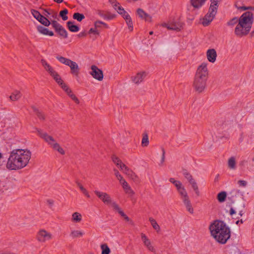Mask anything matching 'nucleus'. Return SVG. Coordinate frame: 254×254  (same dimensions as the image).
I'll list each match as a JSON object with an SVG mask.
<instances>
[{
    "instance_id": "f257e3e1",
    "label": "nucleus",
    "mask_w": 254,
    "mask_h": 254,
    "mask_svg": "<svg viewBox=\"0 0 254 254\" xmlns=\"http://www.w3.org/2000/svg\"><path fill=\"white\" fill-rule=\"evenodd\" d=\"M31 156L29 150L16 149L10 153L6 164V168L10 170H16L25 167Z\"/></svg>"
},
{
    "instance_id": "f03ea898",
    "label": "nucleus",
    "mask_w": 254,
    "mask_h": 254,
    "mask_svg": "<svg viewBox=\"0 0 254 254\" xmlns=\"http://www.w3.org/2000/svg\"><path fill=\"white\" fill-rule=\"evenodd\" d=\"M209 228L211 236L220 244H226L230 238V229L223 221L215 220Z\"/></svg>"
},
{
    "instance_id": "7ed1b4c3",
    "label": "nucleus",
    "mask_w": 254,
    "mask_h": 254,
    "mask_svg": "<svg viewBox=\"0 0 254 254\" xmlns=\"http://www.w3.org/2000/svg\"><path fill=\"white\" fill-rule=\"evenodd\" d=\"M254 21V14L251 11H246L239 18V23L235 29V34L242 37L250 32Z\"/></svg>"
},
{
    "instance_id": "20e7f679",
    "label": "nucleus",
    "mask_w": 254,
    "mask_h": 254,
    "mask_svg": "<svg viewBox=\"0 0 254 254\" xmlns=\"http://www.w3.org/2000/svg\"><path fill=\"white\" fill-rule=\"evenodd\" d=\"M56 58L61 63L70 67L71 74L76 77L78 76L80 68L76 62L59 55L56 56Z\"/></svg>"
},
{
    "instance_id": "39448f33",
    "label": "nucleus",
    "mask_w": 254,
    "mask_h": 254,
    "mask_svg": "<svg viewBox=\"0 0 254 254\" xmlns=\"http://www.w3.org/2000/svg\"><path fill=\"white\" fill-rule=\"evenodd\" d=\"M208 75L209 72L207 68V64L202 63L197 67L194 77L207 81Z\"/></svg>"
},
{
    "instance_id": "423d86ee",
    "label": "nucleus",
    "mask_w": 254,
    "mask_h": 254,
    "mask_svg": "<svg viewBox=\"0 0 254 254\" xmlns=\"http://www.w3.org/2000/svg\"><path fill=\"white\" fill-rule=\"evenodd\" d=\"M206 82L207 81L194 77L192 87L196 92L201 93L203 92L206 88Z\"/></svg>"
},
{
    "instance_id": "0eeeda50",
    "label": "nucleus",
    "mask_w": 254,
    "mask_h": 254,
    "mask_svg": "<svg viewBox=\"0 0 254 254\" xmlns=\"http://www.w3.org/2000/svg\"><path fill=\"white\" fill-rule=\"evenodd\" d=\"M52 238L51 233L48 232L44 229L40 230L36 235V240L40 243H44L47 241L50 240Z\"/></svg>"
},
{
    "instance_id": "6e6552de",
    "label": "nucleus",
    "mask_w": 254,
    "mask_h": 254,
    "mask_svg": "<svg viewBox=\"0 0 254 254\" xmlns=\"http://www.w3.org/2000/svg\"><path fill=\"white\" fill-rule=\"evenodd\" d=\"M91 71L90 72V74L94 78L99 81H102L103 80L104 75L102 70L99 69L95 65H92L91 66Z\"/></svg>"
},
{
    "instance_id": "1a4fd4ad",
    "label": "nucleus",
    "mask_w": 254,
    "mask_h": 254,
    "mask_svg": "<svg viewBox=\"0 0 254 254\" xmlns=\"http://www.w3.org/2000/svg\"><path fill=\"white\" fill-rule=\"evenodd\" d=\"M216 13L217 12L215 11L213 9L212 10L209 9L208 12L203 19V21L202 22V25L204 26H208L214 19Z\"/></svg>"
},
{
    "instance_id": "9d476101",
    "label": "nucleus",
    "mask_w": 254,
    "mask_h": 254,
    "mask_svg": "<svg viewBox=\"0 0 254 254\" xmlns=\"http://www.w3.org/2000/svg\"><path fill=\"white\" fill-rule=\"evenodd\" d=\"M146 75L147 73L145 71L139 72L135 75L132 76L131 80L134 83L138 85L143 82Z\"/></svg>"
},
{
    "instance_id": "9b49d317",
    "label": "nucleus",
    "mask_w": 254,
    "mask_h": 254,
    "mask_svg": "<svg viewBox=\"0 0 254 254\" xmlns=\"http://www.w3.org/2000/svg\"><path fill=\"white\" fill-rule=\"evenodd\" d=\"M36 130L38 132V135L47 143H48L50 146H51V144L56 142L54 138L52 136L48 135L46 132H44L42 130L38 128H36Z\"/></svg>"
},
{
    "instance_id": "f8f14e48",
    "label": "nucleus",
    "mask_w": 254,
    "mask_h": 254,
    "mask_svg": "<svg viewBox=\"0 0 254 254\" xmlns=\"http://www.w3.org/2000/svg\"><path fill=\"white\" fill-rule=\"evenodd\" d=\"M94 193L104 203L109 204L111 203L112 199L108 193L98 190H95Z\"/></svg>"
},
{
    "instance_id": "ddd939ff",
    "label": "nucleus",
    "mask_w": 254,
    "mask_h": 254,
    "mask_svg": "<svg viewBox=\"0 0 254 254\" xmlns=\"http://www.w3.org/2000/svg\"><path fill=\"white\" fill-rule=\"evenodd\" d=\"M240 195L241 192L239 190L234 189L228 193L227 198L229 200L231 201L232 203H234Z\"/></svg>"
},
{
    "instance_id": "4468645a",
    "label": "nucleus",
    "mask_w": 254,
    "mask_h": 254,
    "mask_svg": "<svg viewBox=\"0 0 254 254\" xmlns=\"http://www.w3.org/2000/svg\"><path fill=\"white\" fill-rule=\"evenodd\" d=\"M164 26L169 30L180 31L182 27V24L179 22H173L170 24L165 23Z\"/></svg>"
},
{
    "instance_id": "2eb2a0df",
    "label": "nucleus",
    "mask_w": 254,
    "mask_h": 254,
    "mask_svg": "<svg viewBox=\"0 0 254 254\" xmlns=\"http://www.w3.org/2000/svg\"><path fill=\"white\" fill-rule=\"evenodd\" d=\"M207 60L211 63H214L217 57V53L215 49H211L207 50L206 52Z\"/></svg>"
},
{
    "instance_id": "dca6fc26",
    "label": "nucleus",
    "mask_w": 254,
    "mask_h": 254,
    "mask_svg": "<svg viewBox=\"0 0 254 254\" xmlns=\"http://www.w3.org/2000/svg\"><path fill=\"white\" fill-rule=\"evenodd\" d=\"M126 174L134 182L138 183L140 182L138 177L129 168L127 169V171L125 172Z\"/></svg>"
},
{
    "instance_id": "f3484780",
    "label": "nucleus",
    "mask_w": 254,
    "mask_h": 254,
    "mask_svg": "<svg viewBox=\"0 0 254 254\" xmlns=\"http://www.w3.org/2000/svg\"><path fill=\"white\" fill-rule=\"evenodd\" d=\"M137 13L141 19H144L147 21H151V17L146 13L142 9L138 8L137 9Z\"/></svg>"
},
{
    "instance_id": "a211bd4d",
    "label": "nucleus",
    "mask_w": 254,
    "mask_h": 254,
    "mask_svg": "<svg viewBox=\"0 0 254 254\" xmlns=\"http://www.w3.org/2000/svg\"><path fill=\"white\" fill-rule=\"evenodd\" d=\"M38 31L45 35H49L52 36L54 35V32L50 31L48 28L44 27L42 26H38L37 27Z\"/></svg>"
},
{
    "instance_id": "6ab92c4d",
    "label": "nucleus",
    "mask_w": 254,
    "mask_h": 254,
    "mask_svg": "<svg viewBox=\"0 0 254 254\" xmlns=\"http://www.w3.org/2000/svg\"><path fill=\"white\" fill-rule=\"evenodd\" d=\"M44 10L45 12L43 14L47 18H49V17H51L53 19L57 18L58 15L56 12H55L52 10H49L46 9H44Z\"/></svg>"
},
{
    "instance_id": "aec40b11",
    "label": "nucleus",
    "mask_w": 254,
    "mask_h": 254,
    "mask_svg": "<svg viewBox=\"0 0 254 254\" xmlns=\"http://www.w3.org/2000/svg\"><path fill=\"white\" fill-rule=\"evenodd\" d=\"M56 32L63 38H67L68 37V34L66 30L62 25L61 27H59L58 29L55 30Z\"/></svg>"
},
{
    "instance_id": "412c9836",
    "label": "nucleus",
    "mask_w": 254,
    "mask_h": 254,
    "mask_svg": "<svg viewBox=\"0 0 254 254\" xmlns=\"http://www.w3.org/2000/svg\"><path fill=\"white\" fill-rule=\"evenodd\" d=\"M179 194L181 196L182 200L189 198L188 193L185 188L182 186L177 189Z\"/></svg>"
},
{
    "instance_id": "4be33fe9",
    "label": "nucleus",
    "mask_w": 254,
    "mask_h": 254,
    "mask_svg": "<svg viewBox=\"0 0 254 254\" xmlns=\"http://www.w3.org/2000/svg\"><path fill=\"white\" fill-rule=\"evenodd\" d=\"M74 21H69L66 23V24L69 31L76 32L79 31V28L78 26L74 25Z\"/></svg>"
},
{
    "instance_id": "5701e85b",
    "label": "nucleus",
    "mask_w": 254,
    "mask_h": 254,
    "mask_svg": "<svg viewBox=\"0 0 254 254\" xmlns=\"http://www.w3.org/2000/svg\"><path fill=\"white\" fill-rule=\"evenodd\" d=\"M22 95L20 92L18 90H14L9 96V98L11 101H15L19 100Z\"/></svg>"
},
{
    "instance_id": "b1692460",
    "label": "nucleus",
    "mask_w": 254,
    "mask_h": 254,
    "mask_svg": "<svg viewBox=\"0 0 254 254\" xmlns=\"http://www.w3.org/2000/svg\"><path fill=\"white\" fill-rule=\"evenodd\" d=\"M51 147L56 151H57L59 153H60L62 155H64L65 154V151L63 149V148L60 146V145L55 142L53 144H51Z\"/></svg>"
},
{
    "instance_id": "393cba45",
    "label": "nucleus",
    "mask_w": 254,
    "mask_h": 254,
    "mask_svg": "<svg viewBox=\"0 0 254 254\" xmlns=\"http://www.w3.org/2000/svg\"><path fill=\"white\" fill-rule=\"evenodd\" d=\"M124 190L126 193L130 194L131 195H134V192L131 189L130 187L128 185L127 182H124L123 185L122 186Z\"/></svg>"
},
{
    "instance_id": "a878e982",
    "label": "nucleus",
    "mask_w": 254,
    "mask_h": 254,
    "mask_svg": "<svg viewBox=\"0 0 254 254\" xmlns=\"http://www.w3.org/2000/svg\"><path fill=\"white\" fill-rule=\"evenodd\" d=\"M228 196L226 191H223L219 192L217 196V198L219 202H223Z\"/></svg>"
},
{
    "instance_id": "bb28decb",
    "label": "nucleus",
    "mask_w": 254,
    "mask_h": 254,
    "mask_svg": "<svg viewBox=\"0 0 254 254\" xmlns=\"http://www.w3.org/2000/svg\"><path fill=\"white\" fill-rule=\"evenodd\" d=\"M206 0H191L192 5L195 8L200 7Z\"/></svg>"
},
{
    "instance_id": "cd10ccee",
    "label": "nucleus",
    "mask_w": 254,
    "mask_h": 254,
    "mask_svg": "<svg viewBox=\"0 0 254 254\" xmlns=\"http://www.w3.org/2000/svg\"><path fill=\"white\" fill-rule=\"evenodd\" d=\"M185 205L186 206V207L187 209V210L190 213H193V209L192 207V206H191V203H190V201L189 199V198L188 199H186L185 200H183Z\"/></svg>"
},
{
    "instance_id": "c85d7f7f",
    "label": "nucleus",
    "mask_w": 254,
    "mask_h": 254,
    "mask_svg": "<svg viewBox=\"0 0 254 254\" xmlns=\"http://www.w3.org/2000/svg\"><path fill=\"white\" fill-rule=\"evenodd\" d=\"M83 235L84 233L81 231L73 230L71 232L70 236L72 237V238L74 239L81 237Z\"/></svg>"
},
{
    "instance_id": "c756f323",
    "label": "nucleus",
    "mask_w": 254,
    "mask_h": 254,
    "mask_svg": "<svg viewBox=\"0 0 254 254\" xmlns=\"http://www.w3.org/2000/svg\"><path fill=\"white\" fill-rule=\"evenodd\" d=\"M236 160L234 157H230L228 161V167L231 169L234 170L236 169Z\"/></svg>"
},
{
    "instance_id": "7c9ffc66",
    "label": "nucleus",
    "mask_w": 254,
    "mask_h": 254,
    "mask_svg": "<svg viewBox=\"0 0 254 254\" xmlns=\"http://www.w3.org/2000/svg\"><path fill=\"white\" fill-rule=\"evenodd\" d=\"M82 216L78 212H74L72 215V221L74 222H79L81 221Z\"/></svg>"
},
{
    "instance_id": "2f4dec72",
    "label": "nucleus",
    "mask_w": 254,
    "mask_h": 254,
    "mask_svg": "<svg viewBox=\"0 0 254 254\" xmlns=\"http://www.w3.org/2000/svg\"><path fill=\"white\" fill-rule=\"evenodd\" d=\"M33 110L34 111V112H35V113L36 114V115H37V116L39 118V119L40 120H45V116L44 115V114L41 111H39V110H38L37 108H35V107H33Z\"/></svg>"
},
{
    "instance_id": "473e14b6",
    "label": "nucleus",
    "mask_w": 254,
    "mask_h": 254,
    "mask_svg": "<svg viewBox=\"0 0 254 254\" xmlns=\"http://www.w3.org/2000/svg\"><path fill=\"white\" fill-rule=\"evenodd\" d=\"M210 5L209 9L217 12L218 7V1L217 0H210Z\"/></svg>"
},
{
    "instance_id": "72a5a7b5",
    "label": "nucleus",
    "mask_w": 254,
    "mask_h": 254,
    "mask_svg": "<svg viewBox=\"0 0 254 254\" xmlns=\"http://www.w3.org/2000/svg\"><path fill=\"white\" fill-rule=\"evenodd\" d=\"M42 24L45 26H49L51 24L49 18H47L45 16L43 15V17L38 20Z\"/></svg>"
},
{
    "instance_id": "f704fd0d",
    "label": "nucleus",
    "mask_w": 254,
    "mask_h": 254,
    "mask_svg": "<svg viewBox=\"0 0 254 254\" xmlns=\"http://www.w3.org/2000/svg\"><path fill=\"white\" fill-rule=\"evenodd\" d=\"M102 250L101 254H110L111 250L106 244H102L101 245Z\"/></svg>"
},
{
    "instance_id": "c9c22d12",
    "label": "nucleus",
    "mask_w": 254,
    "mask_h": 254,
    "mask_svg": "<svg viewBox=\"0 0 254 254\" xmlns=\"http://www.w3.org/2000/svg\"><path fill=\"white\" fill-rule=\"evenodd\" d=\"M31 12L33 17L38 21L39 20V19H41V17H43V15H42L38 11L35 9H31Z\"/></svg>"
},
{
    "instance_id": "e433bc0d",
    "label": "nucleus",
    "mask_w": 254,
    "mask_h": 254,
    "mask_svg": "<svg viewBox=\"0 0 254 254\" xmlns=\"http://www.w3.org/2000/svg\"><path fill=\"white\" fill-rule=\"evenodd\" d=\"M149 221L150 222L153 228L156 230L157 232L160 231V226L156 222V220L154 219L153 218H149Z\"/></svg>"
},
{
    "instance_id": "4c0bfd02",
    "label": "nucleus",
    "mask_w": 254,
    "mask_h": 254,
    "mask_svg": "<svg viewBox=\"0 0 254 254\" xmlns=\"http://www.w3.org/2000/svg\"><path fill=\"white\" fill-rule=\"evenodd\" d=\"M73 19L77 20L78 21L80 22L83 19L85 18V16H84V14L82 13L76 12L73 14Z\"/></svg>"
},
{
    "instance_id": "58836bf2",
    "label": "nucleus",
    "mask_w": 254,
    "mask_h": 254,
    "mask_svg": "<svg viewBox=\"0 0 254 254\" xmlns=\"http://www.w3.org/2000/svg\"><path fill=\"white\" fill-rule=\"evenodd\" d=\"M190 184L191 185V187L192 189H193L194 191H195V193L197 196L199 195V191L198 190V188L197 185V183H196L195 181L193 180L192 181V182L190 183Z\"/></svg>"
},
{
    "instance_id": "ea45409f",
    "label": "nucleus",
    "mask_w": 254,
    "mask_h": 254,
    "mask_svg": "<svg viewBox=\"0 0 254 254\" xmlns=\"http://www.w3.org/2000/svg\"><path fill=\"white\" fill-rule=\"evenodd\" d=\"M141 239L143 241L144 245L147 247L151 244L150 241L147 238L146 235L143 234L141 233Z\"/></svg>"
},
{
    "instance_id": "a19ab883",
    "label": "nucleus",
    "mask_w": 254,
    "mask_h": 254,
    "mask_svg": "<svg viewBox=\"0 0 254 254\" xmlns=\"http://www.w3.org/2000/svg\"><path fill=\"white\" fill-rule=\"evenodd\" d=\"M149 144V140L148 135L145 133L143 134L142 141L141 144L142 146H147Z\"/></svg>"
},
{
    "instance_id": "79ce46f5",
    "label": "nucleus",
    "mask_w": 254,
    "mask_h": 254,
    "mask_svg": "<svg viewBox=\"0 0 254 254\" xmlns=\"http://www.w3.org/2000/svg\"><path fill=\"white\" fill-rule=\"evenodd\" d=\"M126 23L128 27V28L130 29V31H132L133 30V23L131 20V18L130 16H127L126 19H125Z\"/></svg>"
},
{
    "instance_id": "37998d69",
    "label": "nucleus",
    "mask_w": 254,
    "mask_h": 254,
    "mask_svg": "<svg viewBox=\"0 0 254 254\" xmlns=\"http://www.w3.org/2000/svg\"><path fill=\"white\" fill-rule=\"evenodd\" d=\"M68 13V10L67 9H64V10L60 12V16L62 18L63 20L65 21L68 19L67 14Z\"/></svg>"
},
{
    "instance_id": "c03bdc74",
    "label": "nucleus",
    "mask_w": 254,
    "mask_h": 254,
    "mask_svg": "<svg viewBox=\"0 0 254 254\" xmlns=\"http://www.w3.org/2000/svg\"><path fill=\"white\" fill-rule=\"evenodd\" d=\"M52 77H53V78L54 79V80L56 81V82L59 84V85H60L61 84H62V82H64V81L62 79L61 76H60V75L58 73V72H57L56 73H55L54 74V75H53L52 76Z\"/></svg>"
},
{
    "instance_id": "a18cd8bd",
    "label": "nucleus",
    "mask_w": 254,
    "mask_h": 254,
    "mask_svg": "<svg viewBox=\"0 0 254 254\" xmlns=\"http://www.w3.org/2000/svg\"><path fill=\"white\" fill-rule=\"evenodd\" d=\"M49 19L51 22V24L52 25V27L55 29V30H56L59 27H61V26H62L57 21L55 20L54 19L53 20L51 17H49Z\"/></svg>"
},
{
    "instance_id": "49530a36",
    "label": "nucleus",
    "mask_w": 254,
    "mask_h": 254,
    "mask_svg": "<svg viewBox=\"0 0 254 254\" xmlns=\"http://www.w3.org/2000/svg\"><path fill=\"white\" fill-rule=\"evenodd\" d=\"M49 19L51 22V24L52 25V27L55 29V30H56L59 27H61V26H62L57 21L55 20L54 19L53 20L51 17H49Z\"/></svg>"
},
{
    "instance_id": "de8ad7c7",
    "label": "nucleus",
    "mask_w": 254,
    "mask_h": 254,
    "mask_svg": "<svg viewBox=\"0 0 254 254\" xmlns=\"http://www.w3.org/2000/svg\"><path fill=\"white\" fill-rule=\"evenodd\" d=\"M113 7L120 14L122 13V12H124V9L121 6L119 5V3H115L113 5Z\"/></svg>"
},
{
    "instance_id": "09e8293b",
    "label": "nucleus",
    "mask_w": 254,
    "mask_h": 254,
    "mask_svg": "<svg viewBox=\"0 0 254 254\" xmlns=\"http://www.w3.org/2000/svg\"><path fill=\"white\" fill-rule=\"evenodd\" d=\"M238 22L239 23V18H238L237 17H235L228 21L227 24L228 26H232L237 24Z\"/></svg>"
},
{
    "instance_id": "8fccbe9b",
    "label": "nucleus",
    "mask_w": 254,
    "mask_h": 254,
    "mask_svg": "<svg viewBox=\"0 0 254 254\" xmlns=\"http://www.w3.org/2000/svg\"><path fill=\"white\" fill-rule=\"evenodd\" d=\"M183 175L188 180L189 183L192 182V181L194 180L190 174L187 170L184 171Z\"/></svg>"
},
{
    "instance_id": "3c124183",
    "label": "nucleus",
    "mask_w": 254,
    "mask_h": 254,
    "mask_svg": "<svg viewBox=\"0 0 254 254\" xmlns=\"http://www.w3.org/2000/svg\"><path fill=\"white\" fill-rule=\"evenodd\" d=\"M169 181L176 186L177 189H178V188H180V187L182 186V184L181 183V182L179 181H176L174 178H170L169 179Z\"/></svg>"
},
{
    "instance_id": "603ef678",
    "label": "nucleus",
    "mask_w": 254,
    "mask_h": 254,
    "mask_svg": "<svg viewBox=\"0 0 254 254\" xmlns=\"http://www.w3.org/2000/svg\"><path fill=\"white\" fill-rule=\"evenodd\" d=\"M101 25H103L106 28H108V26L107 24L101 21H96L94 23L95 28L97 29L98 28L101 27Z\"/></svg>"
},
{
    "instance_id": "864d4df0",
    "label": "nucleus",
    "mask_w": 254,
    "mask_h": 254,
    "mask_svg": "<svg viewBox=\"0 0 254 254\" xmlns=\"http://www.w3.org/2000/svg\"><path fill=\"white\" fill-rule=\"evenodd\" d=\"M113 162L118 167L122 162L117 156L113 155L112 157Z\"/></svg>"
},
{
    "instance_id": "5fc2aeb1",
    "label": "nucleus",
    "mask_w": 254,
    "mask_h": 254,
    "mask_svg": "<svg viewBox=\"0 0 254 254\" xmlns=\"http://www.w3.org/2000/svg\"><path fill=\"white\" fill-rule=\"evenodd\" d=\"M109 204H111L113 208V209L117 211L118 213H119L120 211L122 210L118 204L114 201H112L111 200V203H110Z\"/></svg>"
},
{
    "instance_id": "6e6d98bb",
    "label": "nucleus",
    "mask_w": 254,
    "mask_h": 254,
    "mask_svg": "<svg viewBox=\"0 0 254 254\" xmlns=\"http://www.w3.org/2000/svg\"><path fill=\"white\" fill-rule=\"evenodd\" d=\"M41 63L46 70L51 66L45 59H42L41 60Z\"/></svg>"
},
{
    "instance_id": "4d7b16f0",
    "label": "nucleus",
    "mask_w": 254,
    "mask_h": 254,
    "mask_svg": "<svg viewBox=\"0 0 254 254\" xmlns=\"http://www.w3.org/2000/svg\"><path fill=\"white\" fill-rule=\"evenodd\" d=\"M61 88L65 92H70V89L65 84L64 82H62V84L59 85Z\"/></svg>"
},
{
    "instance_id": "13d9d810",
    "label": "nucleus",
    "mask_w": 254,
    "mask_h": 254,
    "mask_svg": "<svg viewBox=\"0 0 254 254\" xmlns=\"http://www.w3.org/2000/svg\"><path fill=\"white\" fill-rule=\"evenodd\" d=\"M88 34H93L94 35H99V32L95 28H91L89 30Z\"/></svg>"
},
{
    "instance_id": "bf43d9fd",
    "label": "nucleus",
    "mask_w": 254,
    "mask_h": 254,
    "mask_svg": "<svg viewBox=\"0 0 254 254\" xmlns=\"http://www.w3.org/2000/svg\"><path fill=\"white\" fill-rule=\"evenodd\" d=\"M162 157H161V161H160V163L159 164V165L160 166H162L164 161H165V149L162 148Z\"/></svg>"
},
{
    "instance_id": "052dcab7",
    "label": "nucleus",
    "mask_w": 254,
    "mask_h": 254,
    "mask_svg": "<svg viewBox=\"0 0 254 254\" xmlns=\"http://www.w3.org/2000/svg\"><path fill=\"white\" fill-rule=\"evenodd\" d=\"M120 168L121 170L124 171V173H125V172L127 171V169H128L129 168L127 167L125 164L123 163L122 162L120 164V165L118 166Z\"/></svg>"
},
{
    "instance_id": "680f3d73",
    "label": "nucleus",
    "mask_w": 254,
    "mask_h": 254,
    "mask_svg": "<svg viewBox=\"0 0 254 254\" xmlns=\"http://www.w3.org/2000/svg\"><path fill=\"white\" fill-rule=\"evenodd\" d=\"M46 71L49 72L51 76L54 75V74L57 72L52 66L50 67Z\"/></svg>"
},
{
    "instance_id": "e2e57ef3",
    "label": "nucleus",
    "mask_w": 254,
    "mask_h": 254,
    "mask_svg": "<svg viewBox=\"0 0 254 254\" xmlns=\"http://www.w3.org/2000/svg\"><path fill=\"white\" fill-rule=\"evenodd\" d=\"M115 175L118 180H122V176L120 174L119 172L116 169H114Z\"/></svg>"
},
{
    "instance_id": "0e129e2a",
    "label": "nucleus",
    "mask_w": 254,
    "mask_h": 254,
    "mask_svg": "<svg viewBox=\"0 0 254 254\" xmlns=\"http://www.w3.org/2000/svg\"><path fill=\"white\" fill-rule=\"evenodd\" d=\"M97 14L100 16L104 18L105 19L106 18V16L107 15V13H105L104 11L101 10H98L97 12Z\"/></svg>"
},
{
    "instance_id": "69168bd1",
    "label": "nucleus",
    "mask_w": 254,
    "mask_h": 254,
    "mask_svg": "<svg viewBox=\"0 0 254 254\" xmlns=\"http://www.w3.org/2000/svg\"><path fill=\"white\" fill-rule=\"evenodd\" d=\"M70 98H71L72 100H73L77 104L79 103V100L77 99V98L75 96V95L74 94L71 95L70 96Z\"/></svg>"
},
{
    "instance_id": "338daca9",
    "label": "nucleus",
    "mask_w": 254,
    "mask_h": 254,
    "mask_svg": "<svg viewBox=\"0 0 254 254\" xmlns=\"http://www.w3.org/2000/svg\"><path fill=\"white\" fill-rule=\"evenodd\" d=\"M238 183L240 186L242 187H245L247 185V182L243 180H240L238 181Z\"/></svg>"
},
{
    "instance_id": "774afa93",
    "label": "nucleus",
    "mask_w": 254,
    "mask_h": 254,
    "mask_svg": "<svg viewBox=\"0 0 254 254\" xmlns=\"http://www.w3.org/2000/svg\"><path fill=\"white\" fill-rule=\"evenodd\" d=\"M147 248L148 249V250H149L150 251L153 252L154 253H156L155 248L151 244L149 246H148Z\"/></svg>"
}]
</instances>
